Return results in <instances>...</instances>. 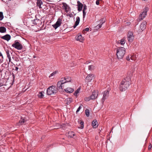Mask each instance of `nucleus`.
I'll return each instance as SVG.
<instances>
[{
    "label": "nucleus",
    "instance_id": "17",
    "mask_svg": "<svg viewBox=\"0 0 152 152\" xmlns=\"http://www.w3.org/2000/svg\"><path fill=\"white\" fill-rule=\"evenodd\" d=\"M77 10L79 11H81L83 8V5L79 1H77Z\"/></svg>",
    "mask_w": 152,
    "mask_h": 152
},
{
    "label": "nucleus",
    "instance_id": "53",
    "mask_svg": "<svg viewBox=\"0 0 152 152\" xmlns=\"http://www.w3.org/2000/svg\"><path fill=\"white\" fill-rule=\"evenodd\" d=\"M69 17H71L73 16V15L71 14H70L69 15Z\"/></svg>",
    "mask_w": 152,
    "mask_h": 152
},
{
    "label": "nucleus",
    "instance_id": "5",
    "mask_svg": "<svg viewBox=\"0 0 152 152\" xmlns=\"http://www.w3.org/2000/svg\"><path fill=\"white\" fill-rule=\"evenodd\" d=\"M13 47L18 50H21L23 48V45L21 44L18 42V40H15L14 43L12 45Z\"/></svg>",
    "mask_w": 152,
    "mask_h": 152
},
{
    "label": "nucleus",
    "instance_id": "1",
    "mask_svg": "<svg viewBox=\"0 0 152 152\" xmlns=\"http://www.w3.org/2000/svg\"><path fill=\"white\" fill-rule=\"evenodd\" d=\"M131 78L130 76H127L121 82L120 85L119 89L121 91H123L126 90L131 84Z\"/></svg>",
    "mask_w": 152,
    "mask_h": 152
},
{
    "label": "nucleus",
    "instance_id": "3",
    "mask_svg": "<svg viewBox=\"0 0 152 152\" xmlns=\"http://www.w3.org/2000/svg\"><path fill=\"white\" fill-rule=\"evenodd\" d=\"M57 92V88L53 86H50L47 90V94L49 95L52 94H55Z\"/></svg>",
    "mask_w": 152,
    "mask_h": 152
},
{
    "label": "nucleus",
    "instance_id": "38",
    "mask_svg": "<svg viewBox=\"0 0 152 152\" xmlns=\"http://www.w3.org/2000/svg\"><path fill=\"white\" fill-rule=\"evenodd\" d=\"M85 113L87 117H88L89 115V111L88 109H86L85 110Z\"/></svg>",
    "mask_w": 152,
    "mask_h": 152
},
{
    "label": "nucleus",
    "instance_id": "58",
    "mask_svg": "<svg viewBox=\"0 0 152 152\" xmlns=\"http://www.w3.org/2000/svg\"><path fill=\"white\" fill-rule=\"evenodd\" d=\"M0 61H1V60Z\"/></svg>",
    "mask_w": 152,
    "mask_h": 152
},
{
    "label": "nucleus",
    "instance_id": "24",
    "mask_svg": "<svg viewBox=\"0 0 152 152\" xmlns=\"http://www.w3.org/2000/svg\"><path fill=\"white\" fill-rule=\"evenodd\" d=\"M1 84V91L4 92L8 89V88L7 87V86H5L4 85Z\"/></svg>",
    "mask_w": 152,
    "mask_h": 152
},
{
    "label": "nucleus",
    "instance_id": "32",
    "mask_svg": "<svg viewBox=\"0 0 152 152\" xmlns=\"http://www.w3.org/2000/svg\"><path fill=\"white\" fill-rule=\"evenodd\" d=\"M69 136L71 137H73L75 135V133L72 131L69 132L68 133Z\"/></svg>",
    "mask_w": 152,
    "mask_h": 152
},
{
    "label": "nucleus",
    "instance_id": "2",
    "mask_svg": "<svg viewBox=\"0 0 152 152\" xmlns=\"http://www.w3.org/2000/svg\"><path fill=\"white\" fill-rule=\"evenodd\" d=\"M125 53V49L124 47H119L116 48L117 57L119 59L123 58Z\"/></svg>",
    "mask_w": 152,
    "mask_h": 152
},
{
    "label": "nucleus",
    "instance_id": "48",
    "mask_svg": "<svg viewBox=\"0 0 152 152\" xmlns=\"http://www.w3.org/2000/svg\"><path fill=\"white\" fill-rule=\"evenodd\" d=\"M89 30V28H85L84 30H83V31H88Z\"/></svg>",
    "mask_w": 152,
    "mask_h": 152
},
{
    "label": "nucleus",
    "instance_id": "20",
    "mask_svg": "<svg viewBox=\"0 0 152 152\" xmlns=\"http://www.w3.org/2000/svg\"><path fill=\"white\" fill-rule=\"evenodd\" d=\"M72 101V99L71 98H68L64 101V102L67 105H68L71 103Z\"/></svg>",
    "mask_w": 152,
    "mask_h": 152
},
{
    "label": "nucleus",
    "instance_id": "14",
    "mask_svg": "<svg viewBox=\"0 0 152 152\" xmlns=\"http://www.w3.org/2000/svg\"><path fill=\"white\" fill-rule=\"evenodd\" d=\"M94 75L93 74H89L86 77V79L87 80V82H90L92 80L93 78L94 77Z\"/></svg>",
    "mask_w": 152,
    "mask_h": 152
},
{
    "label": "nucleus",
    "instance_id": "41",
    "mask_svg": "<svg viewBox=\"0 0 152 152\" xmlns=\"http://www.w3.org/2000/svg\"><path fill=\"white\" fill-rule=\"evenodd\" d=\"M57 72L56 71H55V72H53V73H52L49 76V77H50L51 76H52L53 75H55L56 73Z\"/></svg>",
    "mask_w": 152,
    "mask_h": 152
},
{
    "label": "nucleus",
    "instance_id": "21",
    "mask_svg": "<svg viewBox=\"0 0 152 152\" xmlns=\"http://www.w3.org/2000/svg\"><path fill=\"white\" fill-rule=\"evenodd\" d=\"M64 91L66 92L67 93H72L74 91V89L70 87H68L66 89H65Z\"/></svg>",
    "mask_w": 152,
    "mask_h": 152
},
{
    "label": "nucleus",
    "instance_id": "13",
    "mask_svg": "<svg viewBox=\"0 0 152 152\" xmlns=\"http://www.w3.org/2000/svg\"><path fill=\"white\" fill-rule=\"evenodd\" d=\"M75 38L77 40L81 42H83L84 40V37H82L81 34H79L75 37Z\"/></svg>",
    "mask_w": 152,
    "mask_h": 152
},
{
    "label": "nucleus",
    "instance_id": "9",
    "mask_svg": "<svg viewBox=\"0 0 152 152\" xmlns=\"http://www.w3.org/2000/svg\"><path fill=\"white\" fill-rule=\"evenodd\" d=\"M65 83L64 80H61L58 81L57 83V86L59 89H63L64 88V84Z\"/></svg>",
    "mask_w": 152,
    "mask_h": 152
},
{
    "label": "nucleus",
    "instance_id": "15",
    "mask_svg": "<svg viewBox=\"0 0 152 152\" xmlns=\"http://www.w3.org/2000/svg\"><path fill=\"white\" fill-rule=\"evenodd\" d=\"M98 95V92L96 93L94 90L93 91L92 95L90 96V99L92 100L94 99L97 98Z\"/></svg>",
    "mask_w": 152,
    "mask_h": 152
},
{
    "label": "nucleus",
    "instance_id": "23",
    "mask_svg": "<svg viewBox=\"0 0 152 152\" xmlns=\"http://www.w3.org/2000/svg\"><path fill=\"white\" fill-rule=\"evenodd\" d=\"M83 18H85L86 12H85V10H86L87 9V6L86 4H84L83 5Z\"/></svg>",
    "mask_w": 152,
    "mask_h": 152
},
{
    "label": "nucleus",
    "instance_id": "7",
    "mask_svg": "<svg viewBox=\"0 0 152 152\" xmlns=\"http://www.w3.org/2000/svg\"><path fill=\"white\" fill-rule=\"evenodd\" d=\"M103 95L101 99V102L103 104L105 100L107 98L109 95V91L107 90L103 92Z\"/></svg>",
    "mask_w": 152,
    "mask_h": 152
},
{
    "label": "nucleus",
    "instance_id": "35",
    "mask_svg": "<svg viewBox=\"0 0 152 152\" xmlns=\"http://www.w3.org/2000/svg\"><path fill=\"white\" fill-rule=\"evenodd\" d=\"M131 60L132 61H135L136 59V57H135V56L134 55L131 54Z\"/></svg>",
    "mask_w": 152,
    "mask_h": 152
},
{
    "label": "nucleus",
    "instance_id": "51",
    "mask_svg": "<svg viewBox=\"0 0 152 152\" xmlns=\"http://www.w3.org/2000/svg\"><path fill=\"white\" fill-rule=\"evenodd\" d=\"M78 25V24L76 23H75L74 25L73 26V27L75 28L77 25Z\"/></svg>",
    "mask_w": 152,
    "mask_h": 152
},
{
    "label": "nucleus",
    "instance_id": "6",
    "mask_svg": "<svg viewBox=\"0 0 152 152\" xmlns=\"http://www.w3.org/2000/svg\"><path fill=\"white\" fill-rule=\"evenodd\" d=\"M7 64L4 63H3L1 65V77H2V75H4V77L5 76L7 69L6 67H7Z\"/></svg>",
    "mask_w": 152,
    "mask_h": 152
},
{
    "label": "nucleus",
    "instance_id": "19",
    "mask_svg": "<svg viewBox=\"0 0 152 152\" xmlns=\"http://www.w3.org/2000/svg\"><path fill=\"white\" fill-rule=\"evenodd\" d=\"M91 125L94 128L97 127L98 125L97 121L96 119L94 120L92 122Z\"/></svg>",
    "mask_w": 152,
    "mask_h": 152
},
{
    "label": "nucleus",
    "instance_id": "55",
    "mask_svg": "<svg viewBox=\"0 0 152 152\" xmlns=\"http://www.w3.org/2000/svg\"><path fill=\"white\" fill-rule=\"evenodd\" d=\"M130 22H127V25H129L130 24Z\"/></svg>",
    "mask_w": 152,
    "mask_h": 152
},
{
    "label": "nucleus",
    "instance_id": "59",
    "mask_svg": "<svg viewBox=\"0 0 152 152\" xmlns=\"http://www.w3.org/2000/svg\"><path fill=\"white\" fill-rule=\"evenodd\" d=\"M10 52V53H11V54H12V53H11V52Z\"/></svg>",
    "mask_w": 152,
    "mask_h": 152
},
{
    "label": "nucleus",
    "instance_id": "11",
    "mask_svg": "<svg viewBox=\"0 0 152 152\" xmlns=\"http://www.w3.org/2000/svg\"><path fill=\"white\" fill-rule=\"evenodd\" d=\"M6 77H7L6 74H5V76L4 77V75H2V77L1 76V85H4L5 86H6V85L5 84L6 83L7 81Z\"/></svg>",
    "mask_w": 152,
    "mask_h": 152
},
{
    "label": "nucleus",
    "instance_id": "34",
    "mask_svg": "<svg viewBox=\"0 0 152 152\" xmlns=\"http://www.w3.org/2000/svg\"><path fill=\"white\" fill-rule=\"evenodd\" d=\"M94 66L93 65H90L88 66V70L91 71H92L94 69Z\"/></svg>",
    "mask_w": 152,
    "mask_h": 152
},
{
    "label": "nucleus",
    "instance_id": "52",
    "mask_svg": "<svg viewBox=\"0 0 152 152\" xmlns=\"http://www.w3.org/2000/svg\"><path fill=\"white\" fill-rule=\"evenodd\" d=\"M18 68L17 66H16L15 67V71H18Z\"/></svg>",
    "mask_w": 152,
    "mask_h": 152
},
{
    "label": "nucleus",
    "instance_id": "27",
    "mask_svg": "<svg viewBox=\"0 0 152 152\" xmlns=\"http://www.w3.org/2000/svg\"><path fill=\"white\" fill-rule=\"evenodd\" d=\"M64 79L65 80V81H64V82H65V83L67 82H71V81L72 80L71 77L68 76H66L64 77Z\"/></svg>",
    "mask_w": 152,
    "mask_h": 152
},
{
    "label": "nucleus",
    "instance_id": "37",
    "mask_svg": "<svg viewBox=\"0 0 152 152\" xmlns=\"http://www.w3.org/2000/svg\"><path fill=\"white\" fill-rule=\"evenodd\" d=\"M80 21V17H77L76 18V21H75V23L78 25Z\"/></svg>",
    "mask_w": 152,
    "mask_h": 152
},
{
    "label": "nucleus",
    "instance_id": "49",
    "mask_svg": "<svg viewBox=\"0 0 152 152\" xmlns=\"http://www.w3.org/2000/svg\"><path fill=\"white\" fill-rule=\"evenodd\" d=\"M12 78H13V81H14V80H15V76L14 74L13 73H12Z\"/></svg>",
    "mask_w": 152,
    "mask_h": 152
},
{
    "label": "nucleus",
    "instance_id": "45",
    "mask_svg": "<svg viewBox=\"0 0 152 152\" xmlns=\"http://www.w3.org/2000/svg\"><path fill=\"white\" fill-rule=\"evenodd\" d=\"M4 18L3 12H1V20H2Z\"/></svg>",
    "mask_w": 152,
    "mask_h": 152
},
{
    "label": "nucleus",
    "instance_id": "16",
    "mask_svg": "<svg viewBox=\"0 0 152 152\" xmlns=\"http://www.w3.org/2000/svg\"><path fill=\"white\" fill-rule=\"evenodd\" d=\"M33 23L39 26H40L42 25V22L41 20L38 19H35L34 20Z\"/></svg>",
    "mask_w": 152,
    "mask_h": 152
},
{
    "label": "nucleus",
    "instance_id": "26",
    "mask_svg": "<svg viewBox=\"0 0 152 152\" xmlns=\"http://www.w3.org/2000/svg\"><path fill=\"white\" fill-rule=\"evenodd\" d=\"M62 4L63 5V7H64L63 9H65L66 12H67L69 11V10H67L68 8L69 9L70 7L68 6L67 4L63 2Z\"/></svg>",
    "mask_w": 152,
    "mask_h": 152
},
{
    "label": "nucleus",
    "instance_id": "56",
    "mask_svg": "<svg viewBox=\"0 0 152 152\" xmlns=\"http://www.w3.org/2000/svg\"><path fill=\"white\" fill-rule=\"evenodd\" d=\"M80 88H78L76 90H78V91H79H79H80Z\"/></svg>",
    "mask_w": 152,
    "mask_h": 152
},
{
    "label": "nucleus",
    "instance_id": "40",
    "mask_svg": "<svg viewBox=\"0 0 152 152\" xmlns=\"http://www.w3.org/2000/svg\"><path fill=\"white\" fill-rule=\"evenodd\" d=\"M90 99H90V96L88 97H86L84 99L85 101H89Z\"/></svg>",
    "mask_w": 152,
    "mask_h": 152
},
{
    "label": "nucleus",
    "instance_id": "28",
    "mask_svg": "<svg viewBox=\"0 0 152 152\" xmlns=\"http://www.w3.org/2000/svg\"><path fill=\"white\" fill-rule=\"evenodd\" d=\"M106 21V19L105 18H102L100 19L99 21H97V22L101 24L102 25Z\"/></svg>",
    "mask_w": 152,
    "mask_h": 152
},
{
    "label": "nucleus",
    "instance_id": "47",
    "mask_svg": "<svg viewBox=\"0 0 152 152\" xmlns=\"http://www.w3.org/2000/svg\"><path fill=\"white\" fill-rule=\"evenodd\" d=\"M79 92L78 91V90H76L74 93V95L77 96V94L79 93Z\"/></svg>",
    "mask_w": 152,
    "mask_h": 152
},
{
    "label": "nucleus",
    "instance_id": "12",
    "mask_svg": "<svg viewBox=\"0 0 152 152\" xmlns=\"http://www.w3.org/2000/svg\"><path fill=\"white\" fill-rule=\"evenodd\" d=\"M146 21H144L141 23L140 26L139 30H141L142 31L145 30L146 28Z\"/></svg>",
    "mask_w": 152,
    "mask_h": 152
},
{
    "label": "nucleus",
    "instance_id": "22",
    "mask_svg": "<svg viewBox=\"0 0 152 152\" xmlns=\"http://www.w3.org/2000/svg\"><path fill=\"white\" fill-rule=\"evenodd\" d=\"M126 38L124 37L120 40L118 41V43L120 44L121 45H123L126 42Z\"/></svg>",
    "mask_w": 152,
    "mask_h": 152
},
{
    "label": "nucleus",
    "instance_id": "18",
    "mask_svg": "<svg viewBox=\"0 0 152 152\" xmlns=\"http://www.w3.org/2000/svg\"><path fill=\"white\" fill-rule=\"evenodd\" d=\"M1 38L8 41L10 39L11 36L10 35L7 34L1 37Z\"/></svg>",
    "mask_w": 152,
    "mask_h": 152
},
{
    "label": "nucleus",
    "instance_id": "31",
    "mask_svg": "<svg viewBox=\"0 0 152 152\" xmlns=\"http://www.w3.org/2000/svg\"><path fill=\"white\" fill-rule=\"evenodd\" d=\"M26 121V120L24 118H23L22 117H21L19 121V123L20 125H22Z\"/></svg>",
    "mask_w": 152,
    "mask_h": 152
},
{
    "label": "nucleus",
    "instance_id": "44",
    "mask_svg": "<svg viewBox=\"0 0 152 152\" xmlns=\"http://www.w3.org/2000/svg\"><path fill=\"white\" fill-rule=\"evenodd\" d=\"M6 53L7 56V57H10V54L9 51V50H7V51H6Z\"/></svg>",
    "mask_w": 152,
    "mask_h": 152
},
{
    "label": "nucleus",
    "instance_id": "57",
    "mask_svg": "<svg viewBox=\"0 0 152 152\" xmlns=\"http://www.w3.org/2000/svg\"><path fill=\"white\" fill-rule=\"evenodd\" d=\"M1 56H2V54L1 53Z\"/></svg>",
    "mask_w": 152,
    "mask_h": 152
},
{
    "label": "nucleus",
    "instance_id": "43",
    "mask_svg": "<svg viewBox=\"0 0 152 152\" xmlns=\"http://www.w3.org/2000/svg\"><path fill=\"white\" fill-rule=\"evenodd\" d=\"M81 106H82V104H81V105H80L78 108H77L76 113H77V112H78L80 110V109L81 108Z\"/></svg>",
    "mask_w": 152,
    "mask_h": 152
},
{
    "label": "nucleus",
    "instance_id": "42",
    "mask_svg": "<svg viewBox=\"0 0 152 152\" xmlns=\"http://www.w3.org/2000/svg\"><path fill=\"white\" fill-rule=\"evenodd\" d=\"M102 25L101 24L99 23L96 26V28H97L98 29H99L102 27Z\"/></svg>",
    "mask_w": 152,
    "mask_h": 152
},
{
    "label": "nucleus",
    "instance_id": "33",
    "mask_svg": "<svg viewBox=\"0 0 152 152\" xmlns=\"http://www.w3.org/2000/svg\"><path fill=\"white\" fill-rule=\"evenodd\" d=\"M6 29L4 26L1 27V33H4L6 32Z\"/></svg>",
    "mask_w": 152,
    "mask_h": 152
},
{
    "label": "nucleus",
    "instance_id": "10",
    "mask_svg": "<svg viewBox=\"0 0 152 152\" xmlns=\"http://www.w3.org/2000/svg\"><path fill=\"white\" fill-rule=\"evenodd\" d=\"M129 42H132L134 39L133 33L132 32H130L128 33L127 36Z\"/></svg>",
    "mask_w": 152,
    "mask_h": 152
},
{
    "label": "nucleus",
    "instance_id": "8",
    "mask_svg": "<svg viewBox=\"0 0 152 152\" xmlns=\"http://www.w3.org/2000/svg\"><path fill=\"white\" fill-rule=\"evenodd\" d=\"M62 19L60 18H59L56 22V23L54 25H53V26L55 29H56L58 27H59L62 23Z\"/></svg>",
    "mask_w": 152,
    "mask_h": 152
},
{
    "label": "nucleus",
    "instance_id": "29",
    "mask_svg": "<svg viewBox=\"0 0 152 152\" xmlns=\"http://www.w3.org/2000/svg\"><path fill=\"white\" fill-rule=\"evenodd\" d=\"M42 4V2L41 0H37V6L39 8H42L41 5Z\"/></svg>",
    "mask_w": 152,
    "mask_h": 152
},
{
    "label": "nucleus",
    "instance_id": "46",
    "mask_svg": "<svg viewBox=\"0 0 152 152\" xmlns=\"http://www.w3.org/2000/svg\"><path fill=\"white\" fill-rule=\"evenodd\" d=\"M152 146L151 144V143H150L149 144V145L148 146V150H150L152 148Z\"/></svg>",
    "mask_w": 152,
    "mask_h": 152
},
{
    "label": "nucleus",
    "instance_id": "36",
    "mask_svg": "<svg viewBox=\"0 0 152 152\" xmlns=\"http://www.w3.org/2000/svg\"><path fill=\"white\" fill-rule=\"evenodd\" d=\"M12 58L13 60L16 61H19V59L18 58L15 56H12Z\"/></svg>",
    "mask_w": 152,
    "mask_h": 152
},
{
    "label": "nucleus",
    "instance_id": "4",
    "mask_svg": "<svg viewBox=\"0 0 152 152\" xmlns=\"http://www.w3.org/2000/svg\"><path fill=\"white\" fill-rule=\"evenodd\" d=\"M149 8L148 7H145L143 9V11L139 15V18L137 20L140 21L144 18L147 15V12L148 11Z\"/></svg>",
    "mask_w": 152,
    "mask_h": 152
},
{
    "label": "nucleus",
    "instance_id": "54",
    "mask_svg": "<svg viewBox=\"0 0 152 152\" xmlns=\"http://www.w3.org/2000/svg\"><path fill=\"white\" fill-rule=\"evenodd\" d=\"M8 59L9 60V62H10L11 61V57H8Z\"/></svg>",
    "mask_w": 152,
    "mask_h": 152
},
{
    "label": "nucleus",
    "instance_id": "39",
    "mask_svg": "<svg viewBox=\"0 0 152 152\" xmlns=\"http://www.w3.org/2000/svg\"><path fill=\"white\" fill-rule=\"evenodd\" d=\"M131 56L130 55H129L126 57V59L128 61H129L130 60V59H131Z\"/></svg>",
    "mask_w": 152,
    "mask_h": 152
},
{
    "label": "nucleus",
    "instance_id": "50",
    "mask_svg": "<svg viewBox=\"0 0 152 152\" xmlns=\"http://www.w3.org/2000/svg\"><path fill=\"white\" fill-rule=\"evenodd\" d=\"M96 5H99V1H97V0H96Z\"/></svg>",
    "mask_w": 152,
    "mask_h": 152
},
{
    "label": "nucleus",
    "instance_id": "25",
    "mask_svg": "<svg viewBox=\"0 0 152 152\" xmlns=\"http://www.w3.org/2000/svg\"><path fill=\"white\" fill-rule=\"evenodd\" d=\"M78 122L79 124L80 125V126L78 128H80L81 129H83L84 127V122L82 120H79L78 121Z\"/></svg>",
    "mask_w": 152,
    "mask_h": 152
},
{
    "label": "nucleus",
    "instance_id": "30",
    "mask_svg": "<svg viewBox=\"0 0 152 152\" xmlns=\"http://www.w3.org/2000/svg\"><path fill=\"white\" fill-rule=\"evenodd\" d=\"M44 93V92L43 91L39 92L38 94V97L40 99L43 98L44 96L43 95Z\"/></svg>",
    "mask_w": 152,
    "mask_h": 152
}]
</instances>
